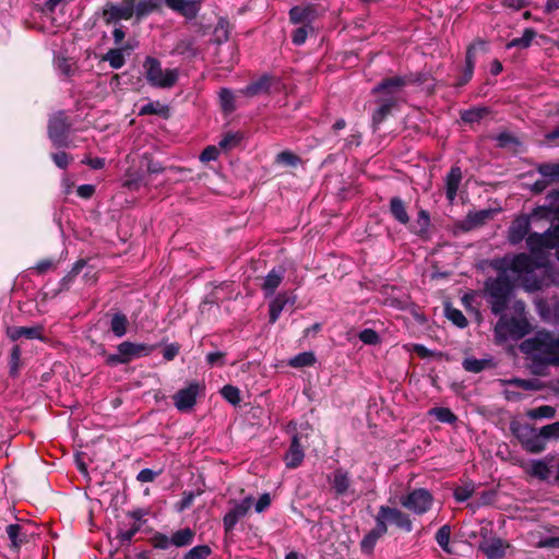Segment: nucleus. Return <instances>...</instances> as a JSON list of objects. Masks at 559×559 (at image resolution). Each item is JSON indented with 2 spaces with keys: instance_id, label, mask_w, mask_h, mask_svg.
I'll use <instances>...</instances> for the list:
<instances>
[{
  "instance_id": "obj_26",
  "label": "nucleus",
  "mask_w": 559,
  "mask_h": 559,
  "mask_svg": "<svg viewBox=\"0 0 559 559\" xmlns=\"http://www.w3.org/2000/svg\"><path fill=\"white\" fill-rule=\"evenodd\" d=\"M136 0H123L120 5L111 9V16L115 19L129 20L135 14Z\"/></svg>"
},
{
  "instance_id": "obj_50",
  "label": "nucleus",
  "mask_w": 559,
  "mask_h": 559,
  "mask_svg": "<svg viewBox=\"0 0 559 559\" xmlns=\"http://www.w3.org/2000/svg\"><path fill=\"white\" fill-rule=\"evenodd\" d=\"M486 366L485 360L476 359V358H466L463 361V367L466 371L469 372H480Z\"/></svg>"
},
{
  "instance_id": "obj_53",
  "label": "nucleus",
  "mask_w": 559,
  "mask_h": 559,
  "mask_svg": "<svg viewBox=\"0 0 559 559\" xmlns=\"http://www.w3.org/2000/svg\"><path fill=\"white\" fill-rule=\"evenodd\" d=\"M276 162L283 165L295 166L298 157L290 152H282L276 156Z\"/></svg>"
},
{
  "instance_id": "obj_18",
  "label": "nucleus",
  "mask_w": 559,
  "mask_h": 559,
  "mask_svg": "<svg viewBox=\"0 0 559 559\" xmlns=\"http://www.w3.org/2000/svg\"><path fill=\"white\" fill-rule=\"evenodd\" d=\"M152 349V346L145 344H135L131 342H123L118 345V352L126 358L127 362L132 358L147 355Z\"/></svg>"
},
{
  "instance_id": "obj_8",
  "label": "nucleus",
  "mask_w": 559,
  "mask_h": 559,
  "mask_svg": "<svg viewBox=\"0 0 559 559\" xmlns=\"http://www.w3.org/2000/svg\"><path fill=\"white\" fill-rule=\"evenodd\" d=\"M510 430L526 452L536 454L545 451V445L542 443L538 435L539 429L528 424L512 421Z\"/></svg>"
},
{
  "instance_id": "obj_27",
  "label": "nucleus",
  "mask_w": 559,
  "mask_h": 559,
  "mask_svg": "<svg viewBox=\"0 0 559 559\" xmlns=\"http://www.w3.org/2000/svg\"><path fill=\"white\" fill-rule=\"evenodd\" d=\"M288 302V297L285 294H280L270 302V322L275 323L280 318L285 305Z\"/></svg>"
},
{
  "instance_id": "obj_29",
  "label": "nucleus",
  "mask_w": 559,
  "mask_h": 559,
  "mask_svg": "<svg viewBox=\"0 0 559 559\" xmlns=\"http://www.w3.org/2000/svg\"><path fill=\"white\" fill-rule=\"evenodd\" d=\"M539 437L542 443L547 448V442L559 439V421L548 424L539 428Z\"/></svg>"
},
{
  "instance_id": "obj_19",
  "label": "nucleus",
  "mask_w": 559,
  "mask_h": 559,
  "mask_svg": "<svg viewBox=\"0 0 559 559\" xmlns=\"http://www.w3.org/2000/svg\"><path fill=\"white\" fill-rule=\"evenodd\" d=\"M304 457L305 453L299 444L298 437L294 436L290 447L284 457L285 464L288 468H296L302 463Z\"/></svg>"
},
{
  "instance_id": "obj_59",
  "label": "nucleus",
  "mask_w": 559,
  "mask_h": 559,
  "mask_svg": "<svg viewBox=\"0 0 559 559\" xmlns=\"http://www.w3.org/2000/svg\"><path fill=\"white\" fill-rule=\"evenodd\" d=\"M308 36V32L305 27L297 28L293 34V43L295 45H302Z\"/></svg>"
},
{
  "instance_id": "obj_12",
  "label": "nucleus",
  "mask_w": 559,
  "mask_h": 559,
  "mask_svg": "<svg viewBox=\"0 0 559 559\" xmlns=\"http://www.w3.org/2000/svg\"><path fill=\"white\" fill-rule=\"evenodd\" d=\"M328 481L331 485L334 495L336 497H343L349 493H354L352 489V479L347 471L337 468L328 476Z\"/></svg>"
},
{
  "instance_id": "obj_15",
  "label": "nucleus",
  "mask_w": 559,
  "mask_h": 559,
  "mask_svg": "<svg viewBox=\"0 0 559 559\" xmlns=\"http://www.w3.org/2000/svg\"><path fill=\"white\" fill-rule=\"evenodd\" d=\"M164 2L170 10L187 19H194L201 8V0H164Z\"/></svg>"
},
{
  "instance_id": "obj_34",
  "label": "nucleus",
  "mask_w": 559,
  "mask_h": 559,
  "mask_svg": "<svg viewBox=\"0 0 559 559\" xmlns=\"http://www.w3.org/2000/svg\"><path fill=\"white\" fill-rule=\"evenodd\" d=\"M555 415L556 409L550 405H542L526 412V416L531 419H551Z\"/></svg>"
},
{
  "instance_id": "obj_52",
  "label": "nucleus",
  "mask_w": 559,
  "mask_h": 559,
  "mask_svg": "<svg viewBox=\"0 0 559 559\" xmlns=\"http://www.w3.org/2000/svg\"><path fill=\"white\" fill-rule=\"evenodd\" d=\"M219 154L218 147L210 145L203 150L200 155L201 162L207 163L217 159Z\"/></svg>"
},
{
  "instance_id": "obj_56",
  "label": "nucleus",
  "mask_w": 559,
  "mask_h": 559,
  "mask_svg": "<svg viewBox=\"0 0 559 559\" xmlns=\"http://www.w3.org/2000/svg\"><path fill=\"white\" fill-rule=\"evenodd\" d=\"M271 504V497L269 493H263L254 504L255 512L261 513Z\"/></svg>"
},
{
  "instance_id": "obj_40",
  "label": "nucleus",
  "mask_w": 559,
  "mask_h": 559,
  "mask_svg": "<svg viewBox=\"0 0 559 559\" xmlns=\"http://www.w3.org/2000/svg\"><path fill=\"white\" fill-rule=\"evenodd\" d=\"M475 491V484L472 481L464 483L454 489V498L459 502H464L469 499Z\"/></svg>"
},
{
  "instance_id": "obj_28",
  "label": "nucleus",
  "mask_w": 559,
  "mask_h": 559,
  "mask_svg": "<svg viewBox=\"0 0 559 559\" xmlns=\"http://www.w3.org/2000/svg\"><path fill=\"white\" fill-rule=\"evenodd\" d=\"M317 359L312 352H302L292 357L288 365L293 368L310 367L316 364Z\"/></svg>"
},
{
  "instance_id": "obj_16",
  "label": "nucleus",
  "mask_w": 559,
  "mask_h": 559,
  "mask_svg": "<svg viewBox=\"0 0 559 559\" xmlns=\"http://www.w3.org/2000/svg\"><path fill=\"white\" fill-rule=\"evenodd\" d=\"M509 544L501 538L490 537L485 538L479 544V549L485 554L488 559H500L506 555Z\"/></svg>"
},
{
  "instance_id": "obj_25",
  "label": "nucleus",
  "mask_w": 559,
  "mask_h": 559,
  "mask_svg": "<svg viewBox=\"0 0 559 559\" xmlns=\"http://www.w3.org/2000/svg\"><path fill=\"white\" fill-rule=\"evenodd\" d=\"M486 50V43L477 41L469 46L466 52V80H469L473 74L474 66H475V57L477 52Z\"/></svg>"
},
{
  "instance_id": "obj_32",
  "label": "nucleus",
  "mask_w": 559,
  "mask_h": 559,
  "mask_svg": "<svg viewBox=\"0 0 559 559\" xmlns=\"http://www.w3.org/2000/svg\"><path fill=\"white\" fill-rule=\"evenodd\" d=\"M384 534L385 532L380 531V525L376 523V527L372 531H370L361 540L360 546L362 551L370 552L373 549L377 540Z\"/></svg>"
},
{
  "instance_id": "obj_64",
  "label": "nucleus",
  "mask_w": 559,
  "mask_h": 559,
  "mask_svg": "<svg viewBox=\"0 0 559 559\" xmlns=\"http://www.w3.org/2000/svg\"><path fill=\"white\" fill-rule=\"evenodd\" d=\"M83 163L87 164L93 169H102L105 166V159L100 157L86 158Z\"/></svg>"
},
{
  "instance_id": "obj_57",
  "label": "nucleus",
  "mask_w": 559,
  "mask_h": 559,
  "mask_svg": "<svg viewBox=\"0 0 559 559\" xmlns=\"http://www.w3.org/2000/svg\"><path fill=\"white\" fill-rule=\"evenodd\" d=\"M20 531H21V527L17 524H10L7 527V534L14 546L19 545L17 537H19Z\"/></svg>"
},
{
  "instance_id": "obj_63",
  "label": "nucleus",
  "mask_w": 559,
  "mask_h": 559,
  "mask_svg": "<svg viewBox=\"0 0 559 559\" xmlns=\"http://www.w3.org/2000/svg\"><path fill=\"white\" fill-rule=\"evenodd\" d=\"M543 548H559V537H548L538 543Z\"/></svg>"
},
{
  "instance_id": "obj_46",
  "label": "nucleus",
  "mask_w": 559,
  "mask_h": 559,
  "mask_svg": "<svg viewBox=\"0 0 559 559\" xmlns=\"http://www.w3.org/2000/svg\"><path fill=\"white\" fill-rule=\"evenodd\" d=\"M223 397L233 405H237L240 402V391L234 385H225L221 391Z\"/></svg>"
},
{
  "instance_id": "obj_36",
  "label": "nucleus",
  "mask_w": 559,
  "mask_h": 559,
  "mask_svg": "<svg viewBox=\"0 0 559 559\" xmlns=\"http://www.w3.org/2000/svg\"><path fill=\"white\" fill-rule=\"evenodd\" d=\"M193 532L190 528H183L173 534L170 543L177 547L188 546L193 540Z\"/></svg>"
},
{
  "instance_id": "obj_2",
  "label": "nucleus",
  "mask_w": 559,
  "mask_h": 559,
  "mask_svg": "<svg viewBox=\"0 0 559 559\" xmlns=\"http://www.w3.org/2000/svg\"><path fill=\"white\" fill-rule=\"evenodd\" d=\"M520 350L532 360L533 372L542 376L545 367H559V333L538 331L520 344Z\"/></svg>"
},
{
  "instance_id": "obj_1",
  "label": "nucleus",
  "mask_w": 559,
  "mask_h": 559,
  "mask_svg": "<svg viewBox=\"0 0 559 559\" xmlns=\"http://www.w3.org/2000/svg\"><path fill=\"white\" fill-rule=\"evenodd\" d=\"M492 265L498 271V276L487 282L486 290L495 314L504 310L514 287L521 286L527 292L538 290L543 287L544 275L547 273L544 259L540 261L526 253L497 259Z\"/></svg>"
},
{
  "instance_id": "obj_38",
  "label": "nucleus",
  "mask_w": 559,
  "mask_h": 559,
  "mask_svg": "<svg viewBox=\"0 0 559 559\" xmlns=\"http://www.w3.org/2000/svg\"><path fill=\"white\" fill-rule=\"evenodd\" d=\"M450 536H451V528L449 525L441 526L437 534H436V540L438 545L448 554H452V550L450 548Z\"/></svg>"
},
{
  "instance_id": "obj_6",
  "label": "nucleus",
  "mask_w": 559,
  "mask_h": 559,
  "mask_svg": "<svg viewBox=\"0 0 559 559\" xmlns=\"http://www.w3.org/2000/svg\"><path fill=\"white\" fill-rule=\"evenodd\" d=\"M143 68L146 81L154 87L170 88L179 78L177 69H163L160 62L153 57L145 59Z\"/></svg>"
},
{
  "instance_id": "obj_20",
  "label": "nucleus",
  "mask_w": 559,
  "mask_h": 559,
  "mask_svg": "<svg viewBox=\"0 0 559 559\" xmlns=\"http://www.w3.org/2000/svg\"><path fill=\"white\" fill-rule=\"evenodd\" d=\"M289 17L294 24L311 22L317 17V10L312 4H307L305 7L296 5L290 9Z\"/></svg>"
},
{
  "instance_id": "obj_43",
  "label": "nucleus",
  "mask_w": 559,
  "mask_h": 559,
  "mask_svg": "<svg viewBox=\"0 0 559 559\" xmlns=\"http://www.w3.org/2000/svg\"><path fill=\"white\" fill-rule=\"evenodd\" d=\"M241 140H242L241 133L228 132L219 141L218 145L221 148L228 151V150L236 147L240 143Z\"/></svg>"
},
{
  "instance_id": "obj_13",
  "label": "nucleus",
  "mask_w": 559,
  "mask_h": 559,
  "mask_svg": "<svg viewBox=\"0 0 559 559\" xmlns=\"http://www.w3.org/2000/svg\"><path fill=\"white\" fill-rule=\"evenodd\" d=\"M199 390L200 385L197 382H193L187 388L178 391L174 396L175 406L181 412L191 409L197 402Z\"/></svg>"
},
{
  "instance_id": "obj_51",
  "label": "nucleus",
  "mask_w": 559,
  "mask_h": 559,
  "mask_svg": "<svg viewBox=\"0 0 559 559\" xmlns=\"http://www.w3.org/2000/svg\"><path fill=\"white\" fill-rule=\"evenodd\" d=\"M206 361L210 366H224L225 365V353L223 352H211L206 355Z\"/></svg>"
},
{
  "instance_id": "obj_21",
  "label": "nucleus",
  "mask_w": 559,
  "mask_h": 559,
  "mask_svg": "<svg viewBox=\"0 0 559 559\" xmlns=\"http://www.w3.org/2000/svg\"><path fill=\"white\" fill-rule=\"evenodd\" d=\"M462 180V170L460 167H452L445 177V193L450 202L456 198V193Z\"/></svg>"
},
{
  "instance_id": "obj_41",
  "label": "nucleus",
  "mask_w": 559,
  "mask_h": 559,
  "mask_svg": "<svg viewBox=\"0 0 559 559\" xmlns=\"http://www.w3.org/2000/svg\"><path fill=\"white\" fill-rule=\"evenodd\" d=\"M128 320L126 316L117 313L111 319V331L117 337H121L127 333Z\"/></svg>"
},
{
  "instance_id": "obj_31",
  "label": "nucleus",
  "mask_w": 559,
  "mask_h": 559,
  "mask_svg": "<svg viewBox=\"0 0 559 559\" xmlns=\"http://www.w3.org/2000/svg\"><path fill=\"white\" fill-rule=\"evenodd\" d=\"M104 61H107L112 69H120L126 63V57L122 49H109L103 57Z\"/></svg>"
},
{
  "instance_id": "obj_30",
  "label": "nucleus",
  "mask_w": 559,
  "mask_h": 559,
  "mask_svg": "<svg viewBox=\"0 0 559 559\" xmlns=\"http://www.w3.org/2000/svg\"><path fill=\"white\" fill-rule=\"evenodd\" d=\"M390 211L394 218L401 224H406L409 221L404 202L400 198H393L390 202Z\"/></svg>"
},
{
  "instance_id": "obj_22",
  "label": "nucleus",
  "mask_w": 559,
  "mask_h": 559,
  "mask_svg": "<svg viewBox=\"0 0 559 559\" xmlns=\"http://www.w3.org/2000/svg\"><path fill=\"white\" fill-rule=\"evenodd\" d=\"M285 274V270L283 267L272 269L264 278V283L262 285V289L265 296H271L274 294L276 288L283 281Z\"/></svg>"
},
{
  "instance_id": "obj_37",
  "label": "nucleus",
  "mask_w": 559,
  "mask_h": 559,
  "mask_svg": "<svg viewBox=\"0 0 559 559\" xmlns=\"http://www.w3.org/2000/svg\"><path fill=\"white\" fill-rule=\"evenodd\" d=\"M528 472L531 475L536 476L540 479L548 478L550 474L548 464L542 460L531 461Z\"/></svg>"
},
{
  "instance_id": "obj_7",
  "label": "nucleus",
  "mask_w": 559,
  "mask_h": 559,
  "mask_svg": "<svg viewBox=\"0 0 559 559\" xmlns=\"http://www.w3.org/2000/svg\"><path fill=\"white\" fill-rule=\"evenodd\" d=\"M531 331L526 318H507L502 316L495 326V336L497 342L502 343L509 338L520 340Z\"/></svg>"
},
{
  "instance_id": "obj_58",
  "label": "nucleus",
  "mask_w": 559,
  "mask_h": 559,
  "mask_svg": "<svg viewBox=\"0 0 559 559\" xmlns=\"http://www.w3.org/2000/svg\"><path fill=\"white\" fill-rule=\"evenodd\" d=\"M51 157L59 168L64 169L69 165V156L64 152L55 153Z\"/></svg>"
},
{
  "instance_id": "obj_10",
  "label": "nucleus",
  "mask_w": 559,
  "mask_h": 559,
  "mask_svg": "<svg viewBox=\"0 0 559 559\" xmlns=\"http://www.w3.org/2000/svg\"><path fill=\"white\" fill-rule=\"evenodd\" d=\"M400 502L407 510L421 515L430 510L433 497L427 489L418 488L402 497Z\"/></svg>"
},
{
  "instance_id": "obj_47",
  "label": "nucleus",
  "mask_w": 559,
  "mask_h": 559,
  "mask_svg": "<svg viewBox=\"0 0 559 559\" xmlns=\"http://www.w3.org/2000/svg\"><path fill=\"white\" fill-rule=\"evenodd\" d=\"M211 554L207 546H195L191 548L185 556V559H206Z\"/></svg>"
},
{
  "instance_id": "obj_35",
  "label": "nucleus",
  "mask_w": 559,
  "mask_h": 559,
  "mask_svg": "<svg viewBox=\"0 0 559 559\" xmlns=\"http://www.w3.org/2000/svg\"><path fill=\"white\" fill-rule=\"evenodd\" d=\"M536 37V32L533 28H526L523 35L519 38H514L507 44V48L520 47L527 48L531 46L533 39Z\"/></svg>"
},
{
  "instance_id": "obj_55",
  "label": "nucleus",
  "mask_w": 559,
  "mask_h": 559,
  "mask_svg": "<svg viewBox=\"0 0 559 559\" xmlns=\"http://www.w3.org/2000/svg\"><path fill=\"white\" fill-rule=\"evenodd\" d=\"M157 475H158V473L154 472L153 469L143 468L138 474L136 479L141 483H150V481H153Z\"/></svg>"
},
{
  "instance_id": "obj_44",
  "label": "nucleus",
  "mask_w": 559,
  "mask_h": 559,
  "mask_svg": "<svg viewBox=\"0 0 559 559\" xmlns=\"http://www.w3.org/2000/svg\"><path fill=\"white\" fill-rule=\"evenodd\" d=\"M447 318L456 326L465 328L467 325V320L461 310L447 307L445 308Z\"/></svg>"
},
{
  "instance_id": "obj_61",
  "label": "nucleus",
  "mask_w": 559,
  "mask_h": 559,
  "mask_svg": "<svg viewBox=\"0 0 559 559\" xmlns=\"http://www.w3.org/2000/svg\"><path fill=\"white\" fill-rule=\"evenodd\" d=\"M179 353V346L176 344H169L164 349V358L166 360H173Z\"/></svg>"
},
{
  "instance_id": "obj_23",
  "label": "nucleus",
  "mask_w": 559,
  "mask_h": 559,
  "mask_svg": "<svg viewBox=\"0 0 559 559\" xmlns=\"http://www.w3.org/2000/svg\"><path fill=\"white\" fill-rule=\"evenodd\" d=\"M493 213L495 211L492 210H480L476 212H471L467 214L463 225L466 229L475 228L490 219Z\"/></svg>"
},
{
  "instance_id": "obj_54",
  "label": "nucleus",
  "mask_w": 559,
  "mask_h": 559,
  "mask_svg": "<svg viewBox=\"0 0 559 559\" xmlns=\"http://www.w3.org/2000/svg\"><path fill=\"white\" fill-rule=\"evenodd\" d=\"M510 384L516 385L524 390H537L538 385L536 384L535 380H525V379H512L509 380Z\"/></svg>"
},
{
  "instance_id": "obj_17",
  "label": "nucleus",
  "mask_w": 559,
  "mask_h": 559,
  "mask_svg": "<svg viewBox=\"0 0 559 559\" xmlns=\"http://www.w3.org/2000/svg\"><path fill=\"white\" fill-rule=\"evenodd\" d=\"M7 335L12 341H17L22 337L27 340H43V328L40 325L34 326H10L7 329Z\"/></svg>"
},
{
  "instance_id": "obj_49",
  "label": "nucleus",
  "mask_w": 559,
  "mask_h": 559,
  "mask_svg": "<svg viewBox=\"0 0 559 559\" xmlns=\"http://www.w3.org/2000/svg\"><path fill=\"white\" fill-rule=\"evenodd\" d=\"M486 109L485 108H473V109H469V110H466L462 114V119L465 121V122H476V121H479L486 114Z\"/></svg>"
},
{
  "instance_id": "obj_39",
  "label": "nucleus",
  "mask_w": 559,
  "mask_h": 559,
  "mask_svg": "<svg viewBox=\"0 0 559 559\" xmlns=\"http://www.w3.org/2000/svg\"><path fill=\"white\" fill-rule=\"evenodd\" d=\"M538 173L549 181L559 180V162L539 165Z\"/></svg>"
},
{
  "instance_id": "obj_62",
  "label": "nucleus",
  "mask_w": 559,
  "mask_h": 559,
  "mask_svg": "<svg viewBox=\"0 0 559 559\" xmlns=\"http://www.w3.org/2000/svg\"><path fill=\"white\" fill-rule=\"evenodd\" d=\"M20 357H21V350H20L19 346H15L11 353V372L12 373H15L17 370Z\"/></svg>"
},
{
  "instance_id": "obj_45",
  "label": "nucleus",
  "mask_w": 559,
  "mask_h": 559,
  "mask_svg": "<svg viewBox=\"0 0 559 559\" xmlns=\"http://www.w3.org/2000/svg\"><path fill=\"white\" fill-rule=\"evenodd\" d=\"M219 102L224 111L230 112L235 109L234 94L228 88H223L219 92Z\"/></svg>"
},
{
  "instance_id": "obj_60",
  "label": "nucleus",
  "mask_w": 559,
  "mask_h": 559,
  "mask_svg": "<svg viewBox=\"0 0 559 559\" xmlns=\"http://www.w3.org/2000/svg\"><path fill=\"white\" fill-rule=\"evenodd\" d=\"M79 197L83 199L91 198L95 192V187L93 185H82L76 190Z\"/></svg>"
},
{
  "instance_id": "obj_11",
  "label": "nucleus",
  "mask_w": 559,
  "mask_h": 559,
  "mask_svg": "<svg viewBox=\"0 0 559 559\" xmlns=\"http://www.w3.org/2000/svg\"><path fill=\"white\" fill-rule=\"evenodd\" d=\"M69 128L70 124L68 123L67 117L63 112H58L50 118L48 134L55 146L61 147L68 144L67 134Z\"/></svg>"
},
{
  "instance_id": "obj_3",
  "label": "nucleus",
  "mask_w": 559,
  "mask_h": 559,
  "mask_svg": "<svg viewBox=\"0 0 559 559\" xmlns=\"http://www.w3.org/2000/svg\"><path fill=\"white\" fill-rule=\"evenodd\" d=\"M549 205L539 206L534 210L530 217L520 216L516 217L508 231V240L512 245L520 243L525 237L526 239L532 235H528L531 219L546 218L552 219L559 214V206L555 205V201L559 200V192H551L547 195Z\"/></svg>"
},
{
  "instance_id": "obj_9",
  "label": "nucleus",
  "mask_w": 559,
  "mask_h": 559,
  "mask_svg": "<svg viewBox=\"0 0 559 559\" xmlns=\"http://www.w3.org/2000/svg\"><path fill=\"white\" fill-rule=\"evenodd\" d=\"M376 523L380 525V531L388 532L389 525H394L404 532L413 530V523L409 515L397 508L381 506L376 515Z\"/></svg>"
},
{
  "instance_id": "obj_42",
  "label": "nucleus",
  "mask_w": 559,
  "mask_h": 559,
  "mask_svg": "<svg viewBox=\"0 0 559 559\" xmlns=\"http://www.w3.org/2000/svg\"><path fill=\"white\" fill-rule=\"evenodd\" d=\"M429 414L440 423L452 424L456 420V416L445 407H435L429 411Z\"/></svg>"
},
{
  "instance_id": "obj_4",
  "label": "nucleus",
  "mask_w": 559,
  "mask_h": 559,
  "mask_svg": "<svg viewBox=\"0 0 559 559\" xmlns=\"http://www.w3.org/2000/svg\"><path fill=\"white\" fill-rule=\"evenodd\" d=\"M402 78H393L383 81L377 87L373 88V93H382L383 97L379 100L380 106L373 112L372 120L374 124L381 123L385 117L390 114L392 107L395 105L400 91L404 85Z\"/></svg>"
},
{
  "instance_id": "obj_33",
  "label": "nucleus",
  "mask_w": 559,
  "mask_h": 559,
  "mask_svg": "<svg viewBox=\"0 0 559 559\" xmlns=\"http://www.w3.org/2000/svg\"><path fill=\"white\" fill-rule=\"evenodd\" d=\"M163 0H141L135 5V15L138 19L148 15L159 8Z\"/></svg>"
},
{
  "instance_id": "obj_48",
  "label": "nucleus",
  "mask_w": 559,
  "mask_h": 559,
  "mask_svg": "<svg viewBox=\"0 0 559 559\" xmlns=\"http://www.w3.org/2000/svg\"><path fill=\"white\" fill-rule=\"evenodd\" d=\"M359 340L366 345H377L380 343L379 334L372 329H365L359 333Z\"/></svg>"
},
{
  "instance_id": "obj_14",
  "label": "nucleus",
  "mask_w": 559,
  "mask_h": 559,
  "mask_svg": "<svg viewBox=\"0 0 559 559\" xmlns=\"http://www.w3.org/2000/svg\"><path fill=\"white\" fill-rule=\"evenodd\" d=\"M253 506V498L251 496H248L243 498L241 501L236 502L234 508L224 516V525L227 531H230L234 528V526L237 524V522L246 516L248 511Z\"/></svg>"
},
{
  "instance_id": "obj_5",
  "label": "nucleus",
  "mask_w": 559,
  "mask_h": 559,
  "mask_svg": "<svg viewBox=\"0 0 559 559\" xmlns=\"http://www.w3.org/2000/svg\"><path fill=\"white\" fill-rule=\"evenodd\" d=\"M527 248L533 257L544 259L545 266L547 267V252L556 249L557 259L559 260V225L549 228L543 234L533 233L527 238Z\"/></svg>"
},
{
  "instance_id": "obj_24",
  "label": "nucleus",
  "mask_w": 559,
  "mask_h": 559,
  "mask_svg": "<svg viewBox=\"0 0 559 559\" xmlns=\"http://www.w3.org/2000/svg\"><path fill=\"white\" fill-rule=\"evenodd\" d=\"M271 86V78L267 75H263L258 81L247 85L245 88L240 91L246 96H254L258 94H262L269 91Z\"/></svg>"
}]
</instances>
